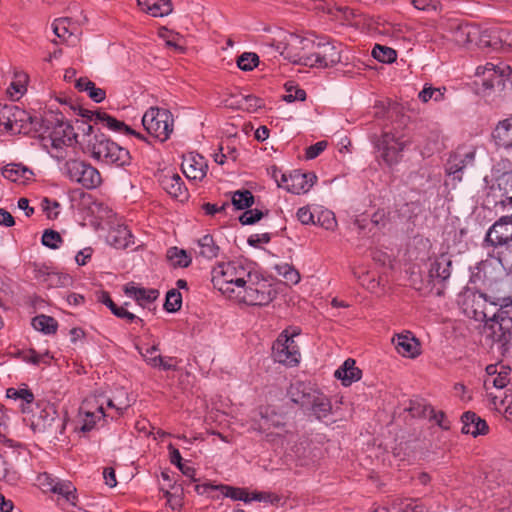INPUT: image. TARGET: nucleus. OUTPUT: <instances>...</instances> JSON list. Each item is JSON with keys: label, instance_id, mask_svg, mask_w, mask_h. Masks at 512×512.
<instances>
[{"label": "nucleus", "instance_id": "nucleus-10", "mask_svg": "<svg viewBox=\"0 0 512 512\" xmlns=\"http://www.w3.org/2000/svg\"><path fill=\"white\" fill-rule=\"evenodd\" d=\"M280 36H285L286 41L279 42V54L294 64L304 53L314 50V40L311 38L301 37L285 31H280Z\"/></svg>", "mask_w": 512, "mask_h": 512}, {"label": "nucleus", "instance_id": "nucleus-54", "mask_svg": "<svg viewBox=\"0 0 512 512\" xmlns=\"http://www.w3.org/2000/svg\"><path fill=\"white\" fill-rule=\"evenodd\" d=\"M295 64L309 67H321L316 49L304 53L300 58H298V61Z\"/></svg>", "mask_w": 512, "mask_h": 512}, {"label": "nucleus", "instance_id": "nucleus-55", "mask_svg": "<svg viewBox=\"0 0 512 512\" xmlns=\"http://www.w3.org/2000/svg\"><path fill=\"white\" fill-rule=\"evenodd\" d=\"M42 207L49 219L57 218L59 214L57 209L60 207V204L57 201H51L48 198H45L42 201Z\"/></svg>", "mask_w": 512, "mask_h": 512}, {"label": "nucleus", "instance_id": "nucleus-23", "mask_svg": "<svg viewBox=\"0 0 512 512\" xmlns=\"http://www.w3.org/2000/svg\"><path fill=\"white\" fill-rule=\"evenodd\" d=\"M314 45V49H316L318 53V58L320 59L321 68L333 66L340 62V53L338 52L336 47L330 42L314 40Z\"/></svg>", "mask_w": 512, "mask_h": 512}, {"label": "nucleus", "instance_id": "nucleus-41", "mask_svg": "<svg viewBox=\"0 0 512 512\" xmlns=\"http://www.w3.org/2000/svg\"><path fill=\"white\" fill-rule=\"evenodd\" d=\"M372 56L379 62L392 63L396 60L397 53L390 47L377 44L372 50Z\"/></svg>", "mask_w": 512, "mask_h": 512}, {"label": "nucleus", "instance_id": "nucleus-3", "mask_svg": "<svg viewBox=\"0 0 512 512\" xmlns=\"http://www.w3.org/2000/svg\"><path fill=\"white\" fill-rule=\"evenodd\" d=\"M211 275L213 286L229 298L251 281L250 270L237 261L218 263Z\"/></svg>", "mask_w": 512, "mask_h": 512}, {"label": "nucleus", "instance_id": "nucleus-59", "mask_svg": "<svg viewBox=\"0 0 512 512\" xmlns=\"http://www.w3.org/2000/svg\"><path fill=\"white\" fill-rule=\"evenodd\" d=\"M114 315L125 319L127 322L143 323V320L137 317L135 314L129 312L124 306L118 307L114 312Z\"/></svg>", "mask_w": 512, "mask_h": 512}, {"label": "nucleus", "instance_id": "nucleus-4", "mask_svg": "<svg viewBox=\"0 0 512 512\" xmlns=\"http://www.w3.org/2000/svg\"><path fill=\"white\" fill-rule=\"evenodd\" d=\"M86 152L94 160L106 165L125 167L131 162L129 151L107 138L104 134H95L89 139Z\"/></svg>", "mask_w": 512, "mask_h": 512}, {"label": "nucleus", "instance_id": "nucleus-22", "mask_svg": "<svg viewBox=\"0 0 512 512\" xmlns=\"http://www.w3.org/2000/svg\"><path fill=\"white\" fill-rule=\"evenodd\" d=\"M492 138L498 147L512 150V117L499 121L492 132Z\"/></svg>", "mask_w": 512, "mask_h": 512}, {"label": "nucleus", "instance_id": "nucleus-34", "mask_svg": "<svg viewBox=\"0 0 512 512\" xmlns=\"http://www.w3.org/2000/svg\"><path fill=\"white\" fill-rule=\"evenodd\" d=\"M66 499L72 505H76V488L70 481L58 480L53 484L52 491Z\"/></svg>", "mask_w": 512, "mask_h": 512}, {"label": "nucleus", "instance_id": "nucleus-52", "mask_svg": "<svg viewBox=\"0 0 512 512\" xmlns=\"http://www.w3.org/2000/svg\"><path fill=\"white\" fill-rule=\"evenodd\" d=\"M507 36H509L508 30L492 28L491 45H489V48L493 50L503 49Z\"/></svg>", "mask_w": 512, "mask_h": 512}, {"label": "nucleus", "instance_id": "nucleus-62", "mask_svg": "<svg viewBox=\"0 0 512 512\" xmlns=\"http://www.w3.org/2000/svg\"><path fill=\"white\" fill-rule=\"evenodd\" d=\"M271 240L269 233L252 234L249 236L247 242L252 247H258L260 243H268Z\"/></svg>", "mask_w": 512, "mask_h": 512}, {"label": "nucleus", "instance_id": "nucleus-28", "mask_svg": "<svg viewBox=\"0 0 512 512\" xmlns=\"http://www.w3.org/2000/svg\"><path fill=\"white\" fill-rule=\"evenodd\" d=\"M334 375L342 381L344 386H349L361 378V370L355 366L353 359H347L342 366L335 371Z\"/></svg>", "mask_w": 512, "mask_h": 512}, {"label": "nucleus", "instance_id": "nucleus-21", "mask_svg": "<svg viewBox=\"0 0 512 512\" xmlns=\"http://www.w3.org/2000/svg\"><path fill=\"white\" fill-rule=\"evenodd\" d=\"M462 433L470 434L474 437L483 435L488 430V425L485 420L481 419L476 413L472 411L465 412L462 417Z\"/></svg>", "mask_w": 512, "mask_h": 512}, {"label": "nucleus", "instance_id": "nucleus-42", "mask_svg": "<svg viewBox=\"0 0 512 512\" xmlns=\"http://www.w3.org/2000/svg\"><path fill=\"white\" fill-rule=\"evenodd\" d=\"M445 90V88H434L432 86L425 85L418 96L423 103H427L429 100L439 102L443 100Z\"/></svg>", "mask_w": 512, "mask_h": 512}, {"label": "nucleus", "instance_id": "nucleus-6", "mask_svg": "<svg viewBox=\"0 0 512 512\" xmlns=\"http://www.w3.org/2000/svg\"><path fill=\"white\" fill-rule=\"evenodd\" d=\"M483 335L491 341L492 348L496 345L498 351L504 354L512 339L511 309L498 310L487 319L483 326Z\"/></svg>", "mask_w": 512, "mask_h": 512}, {"label": "nucleus", "instance_id": "nucleus-64", "mask_svg": "<svg viewBox=\"0 0 512 512\" xmlns=\"http://www.w3.org/2000/svg\"><path fill=\"white\" fill-rule=\"evenodd\" d=\"M283 269L284 271L281 272V274L288 282L292 284H297L300 281V274L297 270H295L289 265L284 266Z\"/></svg>", "mask_w": 512, "mask_h": 512}, {"label": "nucleus", "instance_id": "nucleus-15", "mask_svg": "<svg viewBox=\"0 0 512 512\" xmlns=\"http://www.w3.org/2000/svg\"><path fill=\"white\" fill-rule=\"evenodd\" d=\"M405 147V142L400 141L394 135L385 133L378 143L379 150H382L381 157L388 164L392 165L398 161L400 153Z\"/></svg>", "mask_w": 512, "mask_h": 512}, {"label": "nucleus", "instance_id": "nucleus-9", "mask_svg": "<svg viewBox=\"0 0 512 512\" xmlns=\"http://www.w3.org/2000/svg\"><path fill=\"white\" fill-rule=\"evenodd\" d=\"M61 170L71 181L81 184L86 189L96 188L101 183L99 171L82 160H67Z\"/></svg>", "mask_w": 512, "mask_h": 512}, {"label": "nucleus", "instance_id": "nucleus-8", "mask_svg": "<svg viewBox=\"0 0 512 512\" xmlns=\"http://www.w3.org/2000/svg\"><path fill=\"white\" fill-rule=\"evenodd\" d=\"M173 115L163 108L151 107L142 117V125L145 130L155 138L164 142L173 131Z\"/></svg>", "mask_w": 512, "mask_h": 512}, {"label": "nucleus", "instance_id": "nucleus-45", "mask_svg": "<svg viewBox=\"0 0 512 512\" xmlns=\"http://www.w3.org/2000/svg\"><path fill=\"white\" fill-rule=\"evenodd\" d=\"M259 63V57L256 53L244 52L237 60V66L243 71L253 70Z\"/></svg>", "mask_w": 512, "mask_h": 512}, {"label": "nucleus", "instance_id": "nucleus-36", "mask_svg": "<svg viewBox=\"0 0 512 512\" xmlns=\"http://www.w3.org/2000/svg\"><path fill=\"white\" fill-rule=\"evenodd\" d=\"M97 119L99 120V123L103 124L110 130L123 133H134V130L124 122L117 120L105 112H102L101 115H97Z\"/></svg>", "mask_w": 512, "mask_h": 512}, {"label": "nucleus", "instance_id": "nucleus-27", "mask_svg": "<svg viewBox=\"0 0 512 512\" xmlns=\"http://www.w3.org/2000/svg\"><path fill=\"white\" fill-rule=\"evenodd\" d=\"M480 28L474 24H461L453 32L454 40L460 45H468L477 42Z\"/></svg>", "mask_w": 512, "mask_h": 512}, {"label": "nucleus", "instance_id": "nucleus-38", "mask_svg": "<svg viewBox=\"0 0 512 512\" xmlns=\"http://www.w3.org/2000/svg\"><path fill=\"white\" fill-rule=\"evenodd\" d=\"M167 258L174 267H188L192 261L191 257L183 249L171 247L167 251Z\"/></svg>", "mask_w": 512, "mask_h": 512}, {"label": "nucleus", "instance_id": "nucleus-56", "mask_svg": "<svg viewBox=\"0 0 512 512\" xmlns=\"http://www.w3.org/2000/svg\"><path fill=\"white\" fill-rule=\"evenodd\" d=\"M286 41L285 36H280V31L277 36L272 39H268L263 43V47L267 49L266 53L275 56V53H279L278 45L279 42Z\"/></svg>", "mask_w": 512, "mask_h": 512}, {"label": "nucleus", "instance_id": "nucleus-32", "mask_svg": "<svg viewBox=\"0 0 512 512\" xmlns=\"http://www.w3.org/2000/svg\"><path fill=\"white\" fill-rule=\"evenodd\" d=\"M198 246L200 248L199 255L206 259L216 258L219 254V246L216 245L213 237L210 234H206L198 240Z\"/></svg>", "mask_w": 512, "mask_h": 512}, {"label": "nucleus", "instance_id": "nucleus-26", "mask_svg": "<svg viewBox=\"0 0 512 512\" xmlns=\"http://www.w3.org/2000/svg\"><path fill=\"white\" fill-rule=\"evenodd\" d=\"M124 292L127 296L133 297L142 306L144 303L154 302L159 296L158 290L137 287L134 283L127 284L124 287Z\"/></svg>", "mask_w": 512, "mask_h": 512}, {"label": "nucleus", "instance_id": "nucleus-16", "mask_svg": "<svg viewBox=\"0 0 512 512\" xmlns=\"http://www.w3.org/2000/svg\"><path fill=\"white\" fill-rule=\"evenodd\" d=\"M24 117L31 119L24 111L16 107L0 105V125H3L7 132L21 133L23 125H19V122H23Z\"/></svg>", "mask_w": 512, "mask_h": 512}, {"label": "nucleus", "instance_id": "nucleus-7", "mask_svg": "<svg viewBox=\"0 0 512 512\" xmlns=\"http://www.w3.org/2000/svg\"><path fill=\"white\" fill-rule=\"evenodd\" d=\"M76 137L74 128L69 123L60 121L55 124L48 136L41 138V143L53 158L60 161L67 157L65 147L71 146Z\"/></svg>", "mask_w": 512, "mask_h": 512}, {"label": "nucleus", "instance_id": "nucleus-61", "mask_svg": "<svg viewBox=\"0 0 512 512\" xmlns=\"http://www.w3.org/2000/svg\"><path fill=\"white\" fill-rule=\"evenodd\" d=\"M45 357H48V353L45 355H38L34 350H30L29 352L23 354L22 360L34 365H38L40 362L47 363V361L44 360Z\"/></svg>", "mask_w": 512, "mask_h": 512}, {"label": "nucleus", "instance_id": "nucleus-1", "mask_svg": "<svg viewBox=\"0 0 512 512\" xmlns=\"http://www.w3.org/2000/svg\"><path fill=\"white\" fill-rule=\"evenodd\" d=\"M507 259L489 255L478 264V273L483 274L484 292L481 296L498 310L511 309L512 296L509 295V283L504 278Z\"/></svg>", "mask_w": 512, "mask_h": 512}, {"label": "nucleus", "instance_id": "nucleus-35", "mask_svg": "<svg viewBox=\"0 0 512 512\" xmlns=\"http://www.w3.org/2000/svg\"><path fill=\"white\" fill-rule=\"evenodd\" d=\"M33 175L32 171L20 164H9L3 170V176L10 181L16 182L20 178L29 179Z\"/></svg>", "mask_w": 512, "mask_h": 512}, {"label": "nucleus", "instance_id": "nucleus-12", "mask_svg": "<svg viewBox=\"0 0 512 512\" xmlns=\"http://www.w3.org/2000/svg\"><path fill=\"white\" fill-rule=\"evenodd\" d=\"M274 360L287 366H294L299 362L300 353L292 337L280 336L272 346Z\"/></svg>", "mask_w": 512, "mask_h": 512}, {"label": "nucleus", "instance_id": "nucleus-30", "mask_svg": "<svg viewBox=\"0 0 512 512\" xmlns=\"http://www.w3.org/2000/svg\"><path fill=\"white\" fill-rule=\"evenodd\" d=\"M162 185L164 189L175 198L186 195L184 183L178 174L165 176L162 180Z\"/></svg>", "mask_w": 512, "mask_h": 512}, {"label": "nucleus", "instance_id": "nucleus-48", "mask_svg": "<svg viewBox=\"0 0 512 512\" xmlns=\"http://www.w3.org/2000/svg\"><path fill=\"white\" fill-rule=\"evenodd\" d=\"M498 187L512 202V170L502 173L497 179Z\"/></svg>", "mask_w": 512, "mask_h": 512}, {"label": "nucleus", "instance_id": "nucleus-43", "mask_svg": "<svg viewBox=\"0 0 512 512\" xmlns=\"http://www.w3.org/2000/svg\"><path fill=\"white\" fill-rule=\"evenodd\" d=\"M182 295L177 289H172L167 292L164 309L167 312H176L181 308Z\"/></svg>", "mask_w": 512, "mask_h": 512}, {"label": "nucleus", "instance_id": "nucleus-5", "mask_svg": "<svg viewBox=\"0 0 512 512\" xmlns=\"http://www.w3.org/2000/svg\"><path fill=\"white\" fill-rule=\"evenodd\" d=\"M484 245L492 248L488 255L505 259L512 257V214L500 217L490 226Z\"/></svg>", "mask_w": 512, "mask_h": 512}, {"label": "nucleus", "instance_id": "nucleus-14", "mask_svg": "<svg viewBox=\"0 0 512 512\" xmlns=\"http://www.w3.org/2000/svg\"><path fill=\"white\" fill-rule=\"evenodd\" d=\"M276 414H270L269 409H265V412H260V419L254 420L253 429L258 430L261 433H266V441L271 445H284V439L279 433L270 431L271 427H278L280 421L274 419Z\"/></svg>", "mask_w": 512, "mask_h": 512}, {"label": "nucleus", "instance_id": "nucleus-49", "mask_svg": "<svg viewBox=\"0 0 512 512\" xmlns=\"http://www.w3.org/2000/svg\"><path fill=\"white\" fill-rule=\"evenodd\" d=\"M287 94L283 97L284 101L291 103L294 101H304L306 92L303 89L296 87L293 83L288 82L285 84Z\"/></svg>", "mask_w": 512, "mask_h": 512}, {"label": "nucleus", "instance_id": "nucleus-11", "mask_svg": "<svg viewBox=\"0 0 512 512\" xmlns=\"http://www.w3.org/2000/svg\"><path fill=\"white\" fill-rule=\"evenodd\" d=\"M275 292L266 283H257L254 285L251 281L241 287L233 295L232 299L247 305L263 306L269 304L274 298Z\"/></svg>", "mask_w": 512, "mask_h": 512}, {"label": "nucleus", "instance_id": "nucleus-13", "mask_svg": "<svg viewBox=\"0 0 512 512\" xmlns=\"http://www.w3.org/2000/svg\"><path fill=\"white\" fill-rule=\"evenodd\" d=\"M282 182L285 183L284 188L293 194L307 193L317 180V176L313 172L302 173L294 171L290 175L281 174Z\"/></svg>", "mask_w": 512, "mask_h": 512}, {"label": "nucleus", "instance_id": "nucleus-53", "mask_svg": "<svg viewBox=\"0 0 512 512\" xmlns=\"http://www.w3.org/2000/svg\"><path fill=\"white\" fill-rule=\"evenodd\" d=\"M6 395L11 399H22L26 403H32L34 400V395L29 389H15L8 388L6 391Z\"/></svg>", "mask_w": 512, "mask_h": 512}, {"label": "nucleus", "instance_id": "nucleus-50", "mask_svg": "<svg viewBox=\"0 0 512 512\" xmlns=\"http://www.w3.org/2000/svg\"><path fill=\"white\" fill-rule=\"evenodd\" d=\"M242 110L256 112L264 107V101L254 95H241Z\"/></svg>", "mask_w": 512, "mask_h": 512}, {"label": "nucleus", "instance_id": "nucleus-17", "mask_svg": "<svg viewBox=\"0 0 512 512\" xmlns=\"http://www.w3.org/2000/svg\"><path fill=\"white\" fill-rule=\"evenodd\" d=\"M486 73L488 76L483 79L482 85L485 89H493L496 86H504V79L510 75L511 68L507 65L499 66L492 63H487L483 71V74Z\"/></svg>", "mask_w": 512, "mask_h": 512}, {"label": "nucleus", "instance_id": "nucleus-20", "mask_svg": "<svg viewBox=\"0 0 512 512\" xmlns=\"http://www.w3.org/2000/svg\"><path fill=\"white\" fill-rule=\"evenodd\" d=\"M452 260L449 255L441 254L430 264L429 277L431 280L443 282L450 277Z\"/></svg>", "mask_w": 512, "mask_h": 512}, {"label": "nucleus", "instance_id": "nucleus-60", "mask_svg": "<svg viewBox=\"0 0 512 512\" xmlns=\"http://www.w3.org/2000/svg\"><path fill=\"white\" fill-rule=\"evenodd\" d=\"M74 111L80 115L81 117L87 119L90 122H94L95 124L99 123V120L97 119V115H101V111H91L88 109H84L82 107H72Z\"/></svg>", "mask_w": 512, "mask_h": 512}, {"label": "nucleus", "instance_id": "nucleus-51", "mask_svg": "<svg viewBox=\"0 0 512 512\" xmlns=\"http://www.w3.org/2000/svg\"><path fill=\"white\" fill-rule=\"evenodd\" d=\"M71 22V19L68 17L58 18L54 20L52 27L53 32L58 38L65 39V35L68 34L69 36L73 35V32L69 31V24Z\"/></svg>", "mask_w": 512, "mask_h": 512}, {"label": "nucleus", "instance_id": "nucleus-2", "mask_svg": "<svg viewBox=\"0 0 512 512\" xmlns=\"http://www.w3.org/2000/svg\"><path fill=\"white\" fill-rule=\"evenodd\" d=\"M288 395L291 401L309 417L328 423L329 417L333 414L329 397L311 383L301 381L292 383Z\"/></svg>", "mask_w": 512, "mask_h": 512}, {"label": "nucleus", "instance_id": "nucleus-37", "mask_svg": "<svg viewBox=\"0 0 512 512\" xmlns=\"http://www.w3.org/2000/svg\"><path fill=\"white\" fill-rule=\"evenodd\" d=\"M231 203L237 210L248 209L254 204V196L249 190H237L232 194Z\"/></svg>", "mask_w": 512, "mask_h": 512}, {"label": "nucleus", "instance_id": "nucleus-44", "mask_svg": "<svg viewBox=\"0 0 512 512\" xmlns=\"http://www.w3.org/2000/svg\"><path fill=\"white\" fill-rule=\"evenodd\" d=\"M104 409L102 406L98 407L96 412H85L83 418V424L80 428L82 432H89L95 426L97 420H100L101 417H104Z\"/></svg>", "mask_w": 512, "mask_h": 512}, {"label": "nucleus", "instance_id": "nucleus-18", "mask_svg": "<svg viewBox=\"0 0 512 512\" xmlns=\"http://www.w3.org/2000/svg\"><path fill=\"white\" fill-rule=\"evenodd\" d=\"M181 168L188 179L202 180L206 176L208 166L201 156L190 155L183 159Z\"/></svg>", "mask_w": 512, "mask_h": 512}, {"label": "nucleus", "instance_id": "nucleus-40", "mask_svg": "<svg viewBox=\"0 0 512 512\" xmlns=\"http://www.w3.org/2000/svg\"><path fill=\"white\" fill-rule=\"evenodd\" d=\"M412 417L428 418L434 416V409L426 404L424 400H411L407 408Z\"/></svg>", "mask_w": 512, "mask_h": 512}, {"label": "nucleus", "instance_id": "nucleus-46", "mask_svg": "<svg viewBox=\"0 0 512 512\" xmlns=\"http://www.w3.org/2000/svg\"><path fill=\"white\" fill-rule=\"evenodd\" d=\"M41 242L44 246L50 249L59 248L60 244L63 242L61 235L52 229H47L44 231L42 235Z\"/></svg>", "mask_w": 512, "mask_h": 512}, {"label": "nucleus", "instance_id": "nucleus-31", "mask_svg": "<svg viewBox=\"0 0 512 512\" xmlns=\"http://www.w3.org/2000/svg\"><path fill=\"white\" fill-rule=\"evenodd\" d=\"M474 156L472 153H468L465 155V159L458 158L457 156L451 157L446 164V172L449 175H452L454 179L461 181L463 169L466 166V160L470 162L473 161Z\"/></svg>", "mask_w": 512, "mask_h": 512}, {"label": "nucleus", "instance_id": "nucleus-57", "mask_svg": "<svg viewBox=\"0 0 512 512\" xmlns=\"http://www.w3.org/2000/svg\"><path fill=\"white\" fill-rule=\"evenodd\" d=\"M88 89L85 91L88 93V96L96 103L102 102L106 97V92L102 88L96 87L95 83H87Z\"/></svg>", "mask_w": 512, "mask_h": 512}, {"label": "nucleus", "instance_id": "nucleus-24", "mask_svg": "<svg viewBox=\"0 0 512 512\" xmlns=\"http://www.w3.org/2000/svg\"><path fill=\"white\" fill-rule=\"evenodd\" d=\"M208 489L219 490L225 497H229L233 500H242L246 503L251 501L250 497L248 496V493L241 488H236L227 485H213L211 483L195 486V490L199 494L205 493Z\"/></svg>", "mask_w": 512, "mask_h": 512}, {"label": "nucleus", "instance_id": "nucleus-63", "mask_svg": "<svg viewBox=\"0 0 512 512\" xmlns=\"http://www.w3.org/2000/svg\"><path fill=\"white\" fill-rule=\"evenodd\" d=\"M412 3L416 9L429 11L437 9L438 0H412Z\"/></svg>", "mask_w": 512, "mask_h": 512}, {"label": "nucleus", "instance_id": "nucleus-19", "mask_svg": "<svg viewBox=\"0 0 512 512\" xmlns=\"http://www.w3.org/2000/svg\"><path fill=\"white\" fill-rule=\"evenodd\" d=\"M393 343L398 353L404 357L415 358L420 354V344L410 332L397 335Z\"/></svg>", "mask_w": 512, "mask_h": 512}, {"label": "nucleus", "instance_id": "nucleus-58", "mask_svg": "<svg viewBox=\"0 0 512 512\" xmlns=\"http://www.w3.org/2000/svg\"><path fill=\"white\" fill-rule=\"evenodd\" d=\"M327 141H319L311 146H309L306 149V158L307 159H314L316 158L320 153H322L326 147H327Z\"/></svg>", "mask_w": 512, "mask_h": 512}, {"label": "nucleus", "instance_id": "nucleus-47", "mask_svg": "<svg viewBox=\"0 0 512 512\" xmlns=\"http://www.w3.org/2000/svg\"><path fill=\"white\" fill-rule=\"evenodd\" d=\"M268 214V211L265 213L258 209H249L244 211L239 216V221L242 225H252L260 221L265 215Z\"/></svg>", "mask_w": 512, "mask_h": 512}, {"label": "nucleus", "instance_id": "nucleus-25", "mask_svg": "<svg viewBox=\"0 0 512 512\" xmlns=\"http://www.w3.org/2000/svg\"><path fill=\"white\" fill-rule=\"evenodd\" d=\"M138 6L153 17H163L173 10L171 0H137Z\"/></svg>", "mask_w": 512, "mask_h": 512}, {"label": "nucleus", "instance_id": "nucleus-33", "mask_svg": "<svg viewBox=\"0 0 512 512\" xmlns=\"http://www.w3.org/2000/svg\"><path fill=\"white\" fill-rule=\"evenodd\" d=\"M32 326L35 330L50 335L56 332L58 323L53 317L41 314L32 319Z\"/></svg>", "mask_w": 512, "mask_h": 512}, {"label": "nucleus", "instance_id": "nucleus-29", "mask_svg": "<svg viewBox=\"0 0 512 512\" xmlns=\"http://www.w3.org/2000/svg\"><path fill=\"white\" fill-rule=\"evenodd\" d=\"M132 234L125 226H118L108 234V242L117 249H124L131 243Z\"/></svg>", "mask_w": 512, "mask_h": 512}, {"label": "nucleus", "instance_id": "nucleus-39", "mask_svg": "<svg viewBox=\"0 0 512 512\" xmlns=\"http://www.w3.org/2000/svg\"><path fill=\"white\" fill-rule=\"evenodd\" d=\"M508 368L501 365L500 371L494 376V377H486L484 379V387L488 391L491 387L497 388V389H503L507 386L509 382L508 378Z\"/></svg>", "mask_w": 512, "mask_h": 512}]
</instances>
